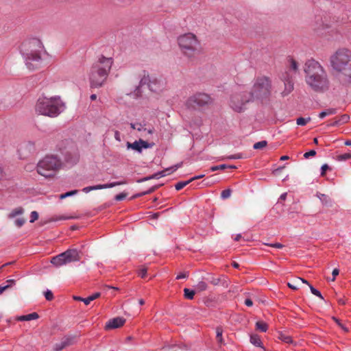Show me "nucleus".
<instances>
[{"label":"nucleus","instance_id":"24","mask_svg":"<svg viewBox=\"0 0 351 351\" xmlns=\"http://www.w3.org/2000/svg\"><path fill=\"white\" fill-rule=\"evenodd\" d=\"M337 110L336 108H328V109L326 110L325 111L320 112L319 114V117L320 119H323L326 116L335 114L337 113Z\"/></svg>","mask_w":351,"mask_h":351},{"label":"nucleus","instance_id":"4","mask_svg":"<svg viewBox=\"0 0 351 351\" xmlns=\"http://www.w3.org/2000/svg\"><path fill=\"white\" fill-rule=\"evenodd\" d=\"M64 109V104L58 97H41L39 98L35 106V110L38 114L56 117Z\"/></svg>","mask_w":351,"mask_h":351},{"label":"nucleus","instance_id":"50","mask_svg":"<svg viewBox=\"0 0 351 351\" xmlns=\"http://www.w3.org/2000/svg\"><path fill=\"white\" fill-rule=\"evenodd\" d=\"M316 155V152L315 150H311L308 152H306L304 154V157L305 158H308L310 156H314Z\"/></svg>","mask_w":351,"mask_h":351},{"label":"nucleus","instance_id":"14","mask_svg":"<svg viewBox=\"0 0 351 351\" xmlns=\"http://www.w3.org/2000/svg\"><path fill=\"white\" fill-rule=\"evenodd\" d=\"M126 184H128V182L125 180H123L121 181L114 182L105 184H97V185H95V186H86L82 189V191L87 193L93 190L109 189V188H112V187H114V186H117L119 185H124Z\"/></svg>","mask_w":351,"mask_h":351},{"label":"nucleus","instance_id":"47","mask_svg":"<svg viewBox=\"0 0 351 351\" xmlns=\"http://www.w3.org/2000/svg\"><path fill=\"white\" fill-rule=\"evenodd\" d=\"M25 220L23 218H19L17 219L14 223L17 227L20 228L25 223Z\"/></svg>","mask_w":351,"mask_h":351},{"label":"nucleus","instance_id":"21","mask_svg":"<svg viewBox=\"0 0 351 351\" xmlns=\"http://www.w3.org/2000/svg\"><path fill=\"white\" fill-rule=\"evenodd\" d=\"M210 283L213 285H221L224 287H227L228 285V280L224 276L219 278H213L210 280Z\"/></svg>","mask_w":351,"mask_h":351},{"label":"nucleus","instance_id":"57","mask_svg":"<svg viewBox=\"0 0 351 351\" xmlns=\"http://www.w3.org/2000/svg\"><path fill=\"white\" fill-rule=\"evenodd\" d=\"M92 299L90 298V296H88V298H83V302L86 304V305H88L90 302H92Z\"/></svg>","mask_w":351,"mask_h":351},{"label":"nucleus","instance_id":"31","mask_svg":"<svg viewBox=\"0 0 351 351\" xmlns=\"http://www.w3.org/2000/svg\"><path fill=\"white\" fill-rule=\"evenodd\" d=\"M23 208L19 207V208H16L14 209L13 210H12V212L9 215V217L10 218H14L17 215H20L23 214Z\"/></svg>","mask_w":351,"mask_h":351},{"label":"nucleus","instance_id":"15","mask_svg":"<svg viewBox=\"0 0 351 351\" xmlns=\"http://www.w3.org/2000/svg\"><path fill=\"white\" fill-rule=\"evenodd\" d=\"M154 143H149L148 142L139 139L138 141H136L133 143H127L128 149H134L138 153H141L143 149L151 148L154 146Z\"/></svg>","mask_w":351,"mask_h":351},{"label":"nucleus","instance_id":"56","mask_svg":"<svg viewBox=\"0 0 351 351\" xmlns=\"http://www.w3.org/2000/svg\"><path fill=\"white\" fill-rule=\"evenodd\" d=\"M187 277H188V274L186 273H181L177 276L176 279L179 280V279L186 278Z\"/></svg>","mask_w":351,"mask_h":351},{"label":"nucleus","instance_id":"9","mask_svg":"<svg viewBox=\"0 0 351 351\" xmlns=\"http://www.w3.org/2000/svg\"><path fill=\"white\" fill-rule=\"evenodd\" d=\"M252 101L247 91L233 93L230 98L229 106L236 112H243L246 110V105Z\"/></svg>","mask_w":351,"mask_h":351},{"label":"nucleus","instance_id":"27","mask_svg":"<svg viewBox=\"0 0 351 351\" xmlns=\"http://www.w3.org/2000/svg\"><path fill=\"white\" fill-rule=\"evenodd\" d=\"M350 117L348 114H343L338 120L331 123V125L335 126L339 125L340 123H346L348 121Z\"/></svg>","mask_w":351,"mask_h":351},{"label":"nucleus","instance_id":"61","mask_svg":"<svg viewBox=\"0 0 351 351\" xmlns=\"http://www.w3.org/2000/svg\"><path fill=\"white\" fill-rule=\"evenodd\" d=\"M114 137L117 141H120V134L118 131L115 132Z\"/></svg>","mask_w":351,"mask_h":351},{"label":"nucleus","instance_id":"51","mask_svg":"<svg viewBox=\"0 0 351 351\" xmlns=\"http://www.w3.org/2000/svg\"><path fill=\"white\" fill-rule=\"evenodd\" d=\"M329 169V167L327 164H324L322 166V172H321V176H324L325 174H326V171Z\"/></svg>","mask_w":351,"mask_h":351},{"label":"nucleus","instance_id":"17","mask_svg":"<svg viewBox=\"0 0 351 351\" xmlns=\"http://www.w3.org/2000/svg\"><path fill=\"white\" fill-rule=\"evenodd\" d=\"M63 255L65 257L66 264L78 261L81 258L80 252L76 249H69L63 252Z\"/></svg>","mask_w":351,"mask_h":351},{"label":"nucleus","instance_id":"23","mask_svg":"<svg viewBox=\"0 0 351 351\" xmlns=\"http://www.w3.org/2000/svg\"><path fill=\"white\" fill-rule=\"evenodd\" d=\"M38 315L37 313H32L25 315H21L17 317L18 321H30L33 319H36L38 318Z\"/></svg>","mask_w":351,"mask_h":351},{"label":"nucleus","instance_id":"43","mask_svg":"<svg viewBox=\"0 0 351 351\" xmlns=\"http://www.w3.org/2000/svg\"><path fill=\"white\" fill-rule=\"evenodd\" d=\"M127 195H128V193L123 192V193L117 195L114 197V199L117 201H122L127 197Z\"/></svg>","mask_w":351,"mask_h":351},{"label":"nucleus","instance_id":"26","mask_svg":"<svg viewBox=\"0 0 351 351\" xmlns=\"http://www.w3.org/2000/svg\"><path fill=\"white\" fill-rule=\"evenodd\" d=\"M256 330H258L261 332H266L268 328V326L265 322L263 321H258L256 323Z\"/></svg>","mask_w":351,"mask_h":351},{"label":"nucleus","instance_id":"37","mask_svg":"<svg viewBox=\"0 0 351 351\" xmlns=\"http://www.w3.org/2000/svg\"><path fill=\"white\" fill-rule=\"evenodd\" d=\"M78 193V191L77 190H73V191H69V192H66L65 193H62L60 195V199H64L67 197H70L71 195H75Z\"/></svg>","mask_w":351,"mask_h":351},{"label":"nucleus","instance_id":"20","mask_svg":"<svg viewBox=\"0 0 351 351\" xmlns=\"http://www.w3.org/2000/svg\"><path fill=\"white\" fill-rule=\"evenodd\" d=\"M51 263L56 267H60L66 264L65 257L64 256L63 253H61L58 256H53L51 260Z\"/></svg>","mask_w":351,"mask_h":351},{"label":"nucleus","instance_id":"44","mask_svg":"<svg viewBox=\"0 0 351 351\" xmlns=\"http://www.w3.org/2000/svg\"><path fill=\"white\" fill-rule=\"evenodd\" d=\"M280 339L285 343H289L292 342L291 337L285 335H280Z\"/></svg>","mask_w":351,"mask_h":351},{"label":"nucleus","instance_id":"7","mask_svg":"<svg viewBox=\"0 0 351 351\" xmlns=\"http://www.w3.org/2000/svg\"><path fill=\"white\" fill-rule=\"evenodd\" d=\"M62 167V162L60 158L54 155H47L39 160L36 166V171L43 177L53 178Z\"/></svg>","mask_w":351,"mask_h":351},{"label":"nucleus","instance_id":"10","mask_svg":"<svg viewBox=\"0 0 351 351\" xmlns=\"http://www.w3.org/2000/svg\"><path fill=\"white\" fill-rule=\"evenodd\" d=\"M139 85L141 86L147 85L152 92L159 93L165 89L166 82L162 77L150 75L148 73L144 71L143 72Z\"/></svg>","mask_w":351,"mask_h":351},{"label":"nucleus","instance_id":"34","mask_svg":"<svg viewBox=\"0 0 351 351\" xmlns=\"http://www.w3.org/2000/svg\"><path fill=\"white\" fill-rule=\"evenodd\" d=\"M207 284L204 282V281H200L197 283V285H196V289L199 291H205L206 289H207Z\"/></svg>","mask_w":351,"mask_h":351},{"label":"nucleus","instance_id":"1","mask_svg":"<svg viewBox=\"0 0 351 351\" xmlns=\"http://www.w3.org/2000/svg\"><path fill=\"white\" fill-rule=\"evenodd\" d=\"M305 82L314 92L324 93L329 89L330 82L326 71L317 61L309 60L304 66Z\"/></svg>","mask_w":351,"mask_h":351},{"label":"nucleus","instance_id":"40","mask_svg":"<svg viewBox=\"0 0 351 351\" xmlns=\"http://www.w3.org/2000/svg\"><path fill=\"white\" fill-rule=\"evenodd\" d=\"M309 285V287H310L311 291V293H312L313 295H316V296L319 297V298H321V299H322V300L324 299V298H323L322 295V294H321V293H320V291H319L318 290H317L316 289H315L313 286H311V285Z\"/></svg>","mask_w":351,"mask_h":351},{"label":"nucleus","instance_id":"2","mask_svg":"<svg viewBox=\"0 0 351 351\" xmlns=\"http://www.w3.org/2000/svg\"><path fill=\"white\" fill-rule=\"evenodd\" d=\"M44 46L38 38H32L23 43L21 52L29 69L34 70L38 66L44 53Z\"/></svg>","mask_w":351,"mask_h":351},{"label":"nucleus","instance_id":"5","mask_svg":"<svg viewBox=\"0 0 351 351\" xmlns=\"http://www.w3.org/2000/svg\"><path fill=\"white\" fill-rule=\"evenodd\" d=\"M334 71L351 78V51L342 48L337 50L330 58Z\"/></svg>","mask_w":351,"mask_h":351},{"label":"nucleus","instance_id":"53","mask_svg":"<svg viewBox=\"0 0 351 351\" xmlns=\"http://www.w3.org/2000/svg\"><path fill=\"white\" fill-rule=\"evenodd\" d=\"M244 304L246 306L250 307V306H252L253 305V302H252V300L250 298H247V299L245 300Z\"/></svg>","mask_w":351,"mask_h":351},{"label":"nucleus","instance_id":"59","mask_svg":"<svg viewBox=\"0 0 351 351\" xmlns=\"http://www.w3.org/2000/svg\"><path fill=\"white\" fill-rule=\"evenodd\" d=\"M101 295V293L99 292H97V293H95L94 294H93L92 295H90L92 300L93 301L94 300L99 298Z\"/></svg>","mask_w":351,"mask_h":351},{"label":"nucleus","instance_id":"25","mask_svg":"<svg viewBox=\"0 0 351 351\" xmlns=\"http://www.w3.org/2000/svg\"><path fill=\"white\" fill-rule=\"evenodd\" d=\"M250 342L257 346V347H261L262 346V342L260 339V337L257 335H252L250 337Z\"/></svg>","mask_w":351,"mask_h":351},{"label":"nucleus","instance_id":"54","mask_svg":"<svg viewBox=\"0 0 351 351\" xmlns=\"http://www.w3.org/2000/svg\"><path fill=\"white\" fill-rule=\"evenodd\" d=\"M303 282V283H304V284H307V285H308V281H307V280H305V279H304V278H298L297 279H295V282L296 284H299V282Z\"/></svg>","mask_w":351,"mask_h":351},{"label":"nucleus","instance_id":"12","mask_svg":"<svg viewBox=\"0 0 351 351\" xmlns=\"http://www.w3.org/2000/svg\"><path fill=\"white\" fill-rule=\"evenodd\" d=\"M293 75L287 71L282 73L280 77L285 85V90L282 92L283 97L288 95L293 90Z\"/></svg>","mask_w":351,"mask_h":351},{"label":"nucleus","instance_id":"38","mask_svg":"<svg viewBox=\"0 0 351 351\" xmlns=\"http://www.w3.org/2000/svg\"><path fill=\"white\" fill-rule=\"evenodd\" d=\"M348 159H351V154H349V153L341 154V155L337 156V160L339 161L346 160Z\"/></svg>","mask_w":351,"mask_h":351},{"label":"nucleus","instance_id":"64","mask_svg":"<svg viewBox=\"0 0 351 351\" xmlns=\"http://www.w3.org/2000/svg\"><path fill=\"white\" fill-rule=\"evenodd\" d=\"M345 145L347 146H351V140H348L345 142Z\"/></svg>","mask_w":351,"mask_h":351},{"label":"nucleus","instance_id":"22","mask_svg":"<svg viewBox=\"0 0 351 351\" xmlns=\"http://www.w3.org/2000/svg\"><path fill=\"white\" fill-rule=\"evenodd\" d=\"M298 63L293 58L289 60V71L287 72L293 75L292 72L296 73L299 71Z\"/></svg>","mask_w":351,"mask_h":351},{"label":"nucleus","instance_id":"42","mask_svg":"<svg viewBox=\"0 0 351 351\" xmlns=\"http://www.w3.org/2000/svg\"><path fill=\"white\" fill-rule=\"evenodd\" d=\"M226 168H228V165H220L212 167L210 168V171H217V170H223V169H225Z\"/></svg>","mask_w":351,"mask_h":351},{"label":"nucleus","instance_id":"19","mask_svg":"<svg viewBox=\"0 0 351 351\" xmlns=\"http://www.w3.org/2000/svg\"><path fill=\"white\" fill-rule=\"evenodd\" d=\"M72 340H73L72 338L67 337V338L63 339L61 342L56 343L54 346V348H53L54 350L55 351H60V350H63L64 348H66V346H68L72 343Z\"/></svg>","mask_w":351,"mask_h":351},{"label":"nucleus","instance_id":"33","mask_svg":"<svg viewBox=\"0 0 351 351\" xmlns=\"http://www.w3.org/2000/svg\"><path fill=\"white\" fill-rule=\"evenodd\" d=\"M311 121V118L308 117L306 119L303 117H299L296 120V123L298 125H305L308 122Z\"/></svg>","mask_w":351,"mask_h":351},{"label":"nucleus","instance_id":"62","mask_svg":"<svg viewBox=\"0 0 351 351\" xmlns=\"http://www.w3.org/2000/svg\"><path fill=\"white\" fill-rule=\"evenodd\" d=\"M73 299L75 300L82 301L83 302V298H81L80 296H73Z\"/></svg>","mask_w":351,"mask_h":351},{"label":"nucleus","instance_id":"13","mask_svg":"<svg viewBox=\"0 0 351 351\" xmlns=\"http://www.w3.org/2000/svg\"><path fill=\"white\" fill-rule=\"evenodd\" d=\"M130 127L133 130H136L141 132V136L146 139H149V136L152 135L154 132L153 127L147 128L145 124L142 123H132Z\"/></svg>","mask_w":351,"mask_h":351},{"label":"nucleus","instance_id":"28","mask_svg":"<svg viewBox=\"0 0 351 351\" xmlns=\"http://www.w3.org/2000/svg\"><path fill=\"white\" fill-rule=\"evenodd\" d=\"M158 188V186H154L153 187H152L151 189H149L148 191H145V192H142L141 193H138V194H136L132 196V199H135V198H137V197H140L141 196H143L145 195H147V194H149L152 192H154L156 189H157Z\"/></svg>","mask_w":351,"mask_h":351},{"label":"nucleus","instance_id":"3","mask_svg":"<svg viewBox=\"0 0 351 351\" xmlns=\"http://www.w3.org/2000/svg\"><path fill=\"white\" fill-rule=\"evenodd\" d=\"M113 64L112 58L101 56L90 70L89 78L93 87H100L106 81Z\"/></svg>","mask_w":351,"mask_h":351},{"label":"nucleus","instance_id":"30","mask_svg":"<svg viewBox=\"0 0 351 351\" xmlns=\"http://www.w3.org/2000/svg\"><path fill=\"white\" fill-rule=\"evenodd\" d=\"M184 293L185 298L188 300H193L195 293L193 290L185 288L184 289Z\"/></svg>","mask_w":351,"mask_h":351},{"label":"nucleus","instance_id":"58","mask_svg":"<svg viewBox=\"0 0 351 351\" xmlns=\"http://www.w3.org/2000/svg\"><path fill=\"white\" fill-rule=\"evenodd\" d=\"M10 287V285H7L5 286H0V294H1L4 291Z\"/></svg>","mask_w":351,"mask_h":351},{"label":"nucleus","instance_id":"45","mask_svg":"<svg viewBox=\"0 0 351 351\" xmlns=\"http://www.w3.org/2000/svg\"><path fill=\"white\" fill-rule=\"evenodd\" d=\"M30 222L33 223L38 218V214L36 211H32L30 215Z\"/></svg>","mask_w":351,"mask_h":351},{"label":"nucleus","instance_id":"36","mask_svg":"<svg viewBox=\"0 0 351 351\" xmlns=\"http://www.w3.org/2000/svg\"><path fill=\"white\" fill-rule=\"evenodd\" d=\"M267 141H259V142L254 143L253 145V147L255 149H262V148L265 147L267 145Z\"/></svg>","mask_w":351,"mask_h":351},{"label":"nucleus","instance_id":"39","mask_svg":"<svg viewBox=\"0 0 351 351\" xmlns=\"http://www.w3.org/2000/svg\"><path fill=\"white\" fill-rule=\"evenodd\" d=\"M222 333L223 330L221 328H217L216 329V337L219 343H222Z\"/></svg>","mask_w":351,"mask_h":351},{"label":"nucleus","instance_id":"52","mask_svg":"<svg viewBox=\"0 0 351 351\" xmlns=\"http://www.w3.org/2000/svg\"><path fill=\"white\" fill-rule=\"evenodd\" d=\"M298 284H296L295 282V280L293 281V283H290V282L287 283V286L289 288H291V289H293V290H297L298 289Z\"/></svg>","mask_w":351,"mask_h":351},{"label":"nucleus","instance_id":"55","mask_svg":"<svg viewBox=\"0 0 351 351\" xmlns=\"http://www.w3.org/2000/svg\"><path fill=\"white\" fill-rule=\"evenodd\" d=\"M339 270L338 269H337V268H336V269H333L332 273V276H333V278H332V281H334V280H335V277H336L337 275H339Z\"/></svg>","mask_w":351,"mask_h":351},{"label":"nucleus","instance_id":"63","mask_svg":"<svg viewBox=\"0 0 351 351\" xmlns=\"http://www.w3.org/2000/svg\"><path fill=\"white\" fill-rule=\"evenodd\" d=\"M338 303H339V304H342V305H343V304H345V303H346V302H345V301H344V300H343V299L340 298V299H339V300H338Z\"/></svg>","mask_w":351,"mask_h":351},{"label":"nucleus","instance_id":"18","mask_svg":"<svg viewBox=\"0 0 351 351\" xmlns=\"http://www.w3.org/2000/svg\"><path fill=\"white\" fill-rule=\"evenodd\" d=\"M125 322V319L123 317H115L113 319H110L106 324V330H110V329H115L118 328L122 326Z\"/></svg>","mask_w":351,"mask_h":351},{"label":"nucleus","instance_id":"6","mask_svg":"<svg viewBox=\"0 0 351 351\" xmlns=\"http://www.w3.org/2000/svg\"><path fill=\"white\" fill-rule=\"evenodd\" d=\"M177 43L182 53L187 58H193L201 51V43L197 36L191 32L180 35Z\"/></svg>","mask_w":351,"mask_h":351},{"label":"nucleus","instance_id":"41","mask_svg":"<svg viewBox=\"0 0 351 351\" xmlns=\"http://www.w3.org/2000/svg\"><path fill=\"white\" fill-rule=\"evenodd\" d=\"M231 190L230 189H226L223 190L221 193V197L223 199H227L230 197L231 195Z\"/></svg>","mask_w":351,"mask_h":351},{"label":"nucleus","instance_id":"60","mask_svg":"<svg viewBox=\"0 0 351 351\" xmlns=\"http://www.w3.org/2000/svg\"><path fill=\"white\" fill-rule=\"evenodd\" d=\"M203 177H204V174H201V175H199L197 176L193 177L192 178L190 179V181L192 182L193 180L202 178Z\"/></svg>","mask_w":351,"mask_h":351},{"label":"nucleus","instance_id":"35","mask_svg":"<svg viewBox=\"0 0 351 351\" xmlns=\"http://www.w3.org/2000/svg\"><path fill=\"white\" fill-rule=\"evenodd\" d=\"M244 158L243 154L239 153V154L228 156H226V157H223L221 158V160H226V159H230V160H232V159H241V158Z\"/></svg>","mask_w":351,"mask_h":351},{"label":"nucleus","instance_id":"32","mask_svg":"<svg viewBox=\"0 0 351 351\" xmlns=\"http://www.w3.org/2000/svg\"><path fill=\"white\" fill-rule=\"evenodd\" d=\"M190 182H191L190 180L184 182H179L175 185V188L177 191H180L184 186H186L187 184H189Z\"/></svg>","mask_w":351,"mask_h":351},{"label":"nucleus","instance_id":"48","mask_svg":"<svg viewBox=\"0 0 351 351\" xmlns=\"http://www.w3.org/2000/svg\"><path fill=\"white\" fill-rule=\"evenodd\" d=\"M45 296L46 300H49V301L53 300V295L52 292L49 290L45 293Z\"/></svg>","mask_w":351,"mask_h":351},{"label":"nucleus","instance_id":"46","mask_svg":"<svg viewBox=\"0 0 351 351\" xmlns=\"http://www.w3.org/2000/svg\"><path fill=\"white\" fill-rule=\"evenodd\" d=\"M265 245H268V246H270V247H276V248H278V249H281L284 247V245L280 243H264Z\"/></svg>","mask_w":351,"mask_h":351},{"label":"nucleus","instance_id":"8","mask_svg":"<svg viewBox=\"0 0 351 351\" xmlns=\"http://www.w3.org/2000/svg\"><path fill=\"white\" fill-rule=\"evenodd\" d=\"M271 93V81L269 77L263 76L256 79L249 94L252 100L263 101L269 99Z\"/></svg>","mask_w":351,"mask_h":351},{"label":"nucleus","instance_id":"16","mask_svg":"<svg viewBox=\"0 0 351 351\" xmlns=\"http://www.w3.org/2000/svg\"><path fill=\"white\" fill-rule=\"evenodd\" d=\"M181 165H176L175 166H173L170 168L165 169V170H162L161 171L157 172L154 174H153L151 176L144 178L141 181H145L150 179H158L160 178L164 177L167 175L170 174L171 173L177 170Z\"/></svg>","mask_w":351,"mask_h":351},{"label":"nucleus","instance_id":"11","mask_svg":"<svg viewBox=\"0 0 351 351\" xmlns=\"http://www.w3.org/2000/svg\"><path fill=\"white\" fill-rule=\"evenodd\" d=\"M212 102L213 100L208 95L199 93L191 96L187 100L186 104L189 107L197 108L208 106Z\"/></svg>","mask_w":351,"mask_h":351},{"label":"nucleus","instance_id":"49","mask_svg":"<svg viewBox=\"0 0 351 351\" xmlns=\"http://www.w3.org/2000/svg\"><path fill=\"white\" fill-rule=\"evenodd\" d=\"M147 271V268L143 267L138 271V276L143 278L146 276Z\"/></svg>","mask_w":351,"mask_h":351},{"label":"nucleus","instance_id":"29","mask_svg":"<svg viewBox=\"0 0 351 351\" xmlns=\"http://www.w3.org/2000/svg\"><path fill=\"white\" fill-rule=\"evenodd\" d=\"M158 188V186H154L153 187H152L151 189H149L148 191H145V192H142L141 193H138V194H136L132 196V199H135V198H137V197H140L141 196H143L145 195H147V194H149L152 192H154L156 189H157Z\"/></svg>","mask_w":351,"mask_h":351}]
</instances>
